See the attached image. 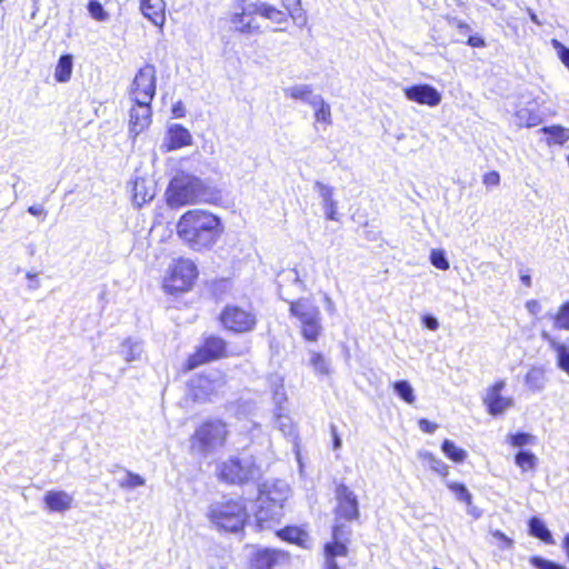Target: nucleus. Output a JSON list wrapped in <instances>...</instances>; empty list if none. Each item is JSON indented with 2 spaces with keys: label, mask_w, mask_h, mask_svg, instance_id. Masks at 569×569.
Wrapping results in <instances>:
<instances>
[{
  "label": "nucleus",
  "mask_w": 569,
  "mask_h": 569,
  "mask_svg": "<svg viewBox=\"0 0 569 569\" xmlns=\"http://www.w3.org/2000/svg\"><path fill=\"white\" fill-rule=\"evenodd\" d=\"M222 231L219 217L199 209L184 212L177 223L178 237L194 251L211 249Z\"/></svg>",
  "instance_id": "nucleus-1"
},
{
  "label": "nucleus",
  "mask_w": 569,
  "mask_h": 569,
  "mask_svg": "<svg viewBox=\"0 0 569 569\" xmlns=\"http://www.w3.org/2000/svg\"><path fill=\"white\" fill-rule=\"evenodd\" d=\"M136 106L129 112V136L133 140L151 123V102L143 101L140 97L133 100Z\"/></svg>",
  "instance_id": "nucleus-11"
},
{
  "label": "nucleus",
  "mask_w": 569,
  "mask_h": 569,
  "mask_svg": "<svg viewBox=\"0 0 569 569\" xmlns=\"http://www.w3.org/2000/svg\"><path fill=\"white\" fill-rule=\"evenodd\" d=\"M430 261L433 267L440 270H448L450 264L446 257V252L441 249H433L430 253Z\"/></svg>",
  "instance_id": "nucleus-46"
},
{
  "label": "nucleus",
  "mask_w": 569,
  "mask_h": 569,
  "mask_svg": "<svg viewBox=\"0 0 569 569\" xmlns=\"http://www.w3.org/2000/svg\"><path fill=\"white\" fill-rule=\"evenodd\" d=\"M500 182V176L496 171H491L483 177V183L487 186H497Z\"/></svg>",
  "instance_id": "nucleus-55"
},
{
  "label": "nucleus",
  "mask_w": 569,
  "mask_h": 569,
  "mask_svg": "<svg viewBox=\"0 0 569 569\" xmlns=\"http://www.w3.org/2000/svg\"><path fill=\"white\" fill-rule=\"evenodd\" d=\"M441 450L447 458L455 462H462L467 458V451L455 445L453 441L446 439L441 445Z\"/></svg>",
  "instance_id": "nucleus-34"
},
{
  "label": "nucleus",
  "mask_w": 569,
  "mask_h": 569,
  "mask_svg": "<svg viewBox=\"0 0 569 569\" xmlns=\"http://www.w3.org/2000/svg\"><path fill=\"white\" fill-rule=\"evenodd\" d=\"M327 558L335 559L338 556H347L348 548L346 542L336 541L327 543L325 547Z\"/></svg>",
  "instance_id": "nucleus-44"
},
{
  "label": "nucleus",
  "mask_w": 569,
  "mask_h": 569,
  "mask_svg": "<svg viewBox=\"0 0 569 569\" xmlns=\"http://www.w3.org/2000/svg\"><path fill=\"white\" fill-rule=\"evenodd\" d=\"M87 9L90 16L97 21L104 22L110 18L109 13L103 9L101 2L98 0H90Z\"/></svg>",
  "instance_id": "nucleus-42"
},
{
  "label": "nucleus",
  "mask_w": 569,
  "mask_h": 569,
  "mask_svg": "<svg viewBox=\"0 0 569 569\" xmlns=\"http://www.w3.org/2000/svg\"><path fill=\"white\" fill-rule=\"evenodd\" d=\"M223 327L233 332H249L256 327V316L250 311L238 306L228 305L220 315Z\"/></svg>",
  "instance_id": "nucleus-8"
},
{
  "label": "nucleus",
  "mask_w": 569,
  "mask_h": 569,
  "mask_svg": "<svg viewBox=\"0 0 569 569\" xmlns=\"http://www.w3.org/2000/svg\"><path fill=\"white\" fill-rule=\"evenodd\" d=\"M529 533L546 543H553L552 535L546 523L538 517L529 520Z\"/></svg>",
  "instance_id": "nucleus-27"
},
{
  "label": "nucleus",
  "mask_w": 569,
  "mask_h": 569,
  "mask_svg": "<svg viewBox=\"0 0 569 569\" xmlns=\"http://www.w3.org/2000/svg\"><path fill=\"white\" fill-rule=\"evenodd\" d=\"M73 68V57L71 54H62L57 63L54 78L58 82H68L71 78Z\"/></svg>",
  "instance_id": "nucleus-25"
},
{
  "label": "nucleus",
  "mask_w": 569,
  "mask_h": 569,
  "mask_svg": "<svg viewBox=\"0 0 569 569\" xmlns=\"http://www.w3.org/2000/svg\"><path fill=\"white\" fill-rule=\"evenodd\" d=\"M541 338L548 342L550 348L556 352L557 367L569 376V342L563 343L557 341L546 330L541 331Z\"/></svg>",
  "instance_id": "nucleus-18"
},
{
  "label": "nucleus",
  "mask_w": 569,
  "mask_h": 569,
  "mask_svg": "<svg viewBox=\"0 0 569 569\" xmlns=\"http://www.w3.org/2000/svg\"><path fill=\"white\" fill-rule=\"evenodd\" d=\"M515 459H516V463L523 471L533 470L536 468L537 457L532 452H530L528 450H520L516 455Z\"/></svg>",
  "instance_id": "nucleus-40"
},
{
  "label": "nucleus",
  "mask_w": 569,
  "mask_h": 569,
  "mask_svg": "<svg viewBox=\"0 0 569 569\" xmlns=\"http://www.w3.org/2000/svg\"><path fill=\"white\" fill-rule=\"evenodd\" d=\"M256 9L253 3H250L242 8V11L239 13H234L231 17V23L234 26V29L243 34H259L261 33L260 26L256 20Z\"/></svg>",
  "instance_id": "nucleus-14"
},
{
  "label": "nucleus",
  "mask_w": 569,
  "mask_h": 569,
  "mask_svg": "<svg viewBox=\"0 0 569 569\" xmlns=\"http://www.w3.org/2000/svg\"><path fill=\"white\" fill-rule=\"evenodd\" d=\"M326 569H339V566L335 559L327 558Z\"/></svg>",
  "instance_id": "nucleus-63"
},
{
  "label": "nucleus",
  "mask_w": 569,
  "mask_h": 569,
  "mask_svg": "<svg viewBox=\"0 0 569 569\" xmlns=\"http://www.w3.org/2000/svg\"><path fill=\"white\" fill-rule=\"evenodd\" d=\"M197 267L192 261L180 260L173 269L172 279L174 282L181 281V283L174 286V288L180 290L189 288L197 278Z\"/></svg>",
  "instance_id": "nucleus-16"
},
{
  "label": "nucleus",
  "mask_w": 569,
  "mask_h": 569,
  "mask_svg": "<svg viewBox=\"0 0 569 569\" xmlns=\"http://www.w3.org/2000/svg\"><path fill=\"white\" fill-rule=\"evenodd\" d=\"M253 6L257 14L270 19L276 23H281L287 19L286 12L278 10L276 7L271 4H268L266 2H254Z\"/></svg>",
  "instance_id": "nucleus-28"
},
{
  "label": "nucleus",
  "mask_w": 569,
  "mask_h": 569,
  "mask_svg": "<svg viewBox=\"0 0 569 569\" xmlns=\"http://www.w3.org/2000/svg\"><path fill=\"white\" fill-rule=\"evenodd\" d=\"M220 480L230 485L253 482L260 477V468L252 455L240 453L217 465Z\"/></svg>",
  "instance_id": "nucleus-4"
},
{
  "label": "nucleus",
  "mask_w": 569,
  "mask_h": 569,
  "mask_svg": "<svg viewBox=\"0 0 569 569\" xmlns=\"http://www.w3.org/2000/svg\"><path fill=\"white\" fill-rule=\"evenodd\" d=\"M543 318L552 320L555 329L569 330V301L563 303L556 315L549 311Z\"/></svg>",
  "instance_id": "nucleus-29"
},
{
  "label": "nucleus",
  "mask_w": 569,
  "mask_h": 569,
  "mask_svg": "<svg viewBox=\"0 0 569 569\" xmlns=\"http://www.w3.org/2000/svg\"><path fill=\"white\" fill-rule=\"evenodd\" d=\"M302 336L308 341H317L321 335L322 327L320 320H311L301 323Z\"/></svg>",
  "instance_id": "nucleus-38"
},
{
  "label": "nucleus",
  "mask_w": 569,
  "mask_h": 569,
  "mask_svg": "<svg viewBox=\"0 0 569 569\" xmlns=\"http://www.w3.org/2000/svg\"><path fill=\"white\" fill-rule=\"evenodd\" d=\"M447 487L453 492L459 501L467 503L468 507H471L472 496L463 483L448 482Z\"/></svg>",
  "instance_id": "nucleus-41"
},
{
  "label": "nucleus",
  "mask_w": 569,
  "mask_h": 569,
  "mask_svg": "<svg viewBox=\"0 0 569 569\" xmlns=\"http://www.w3.org/2000/svg\"><path fill=\"white\" fill-rule=\"evenodd\" d=\"M418 423H419L420 430L426 433H433L436 431V429L438 428V426L436 423L429 421L428 419H420Z\"/></svg>",
  "instance_id": "nucleus-54"
},
{
  "label": "nucleus",
  "mask_w": 569,
  "mask_h": 569,
  "mask_svg": "<svg viewBox=\"0 0 569 569\" xmlns=\"http://www.w3.org/2000/svg\"><path fill=\"white\" fill-rule=\"evenodd\" d=\"M313 189L318 192L319 197L322 200V207L327 219L332 221L338 220V202L333 198V188L321 181H316L313 184Z\"/></svg>",
  "instance_id": "nucleus-19"
},
{
  "label": "nucleus",
  "mask_w": 569,
  "mask_h": 569,
  "mask_svg": "<svg viewBox=\"0 0 569 569\" xmlns=\"http://www.w3.org/2000/svg\"><path fill=\"white\" fill-rule=\"evenodd\" d=\"M284 94L296 99L301 100L309 106H311V102L318 100L321 96L320 94H313L312 89L309 84H297L289 87L284 89Z\"/></svg>",
  "instance_id": "nucleus-24"
},
{
  "label": "nucleus",
  "mask_w": 569,
  "mask_h": 569,
  "mask_svg": "<svg viewBox=\"0 0 569 569\" xmlns=\"http://www.w3.org/2000/svg\"><path fill=\"white\" fill-rule=\"evenodd\" d=\"M446 20L449 26L457 28L462 36H467L471 31L470 26L457 17L447 16Z\"/></svg>",
  "instance_id": "nucleus-52"
},
{
  "label": "nucleus",
  "mask_w": 569,
  "mask_h": 569,
  "mask_svg": "<svg viewBox=\"0 0 569 569\" xmlns=\"http://www.w3.org/2000/svg\"><path fill=\"white\" fill-rule=\"evenodd\" d=\"M117 468L119 469V476L116 477V481L120 488L132 490L146 485L144 478L141 477L140 475L123 469L121 467Z\"/></svg>",
  "instance_id": "nucleus-23"
},
{
  "label": "nucleus",
  "mask_w": 569,
  "mask_h": 569,
  "mask_svg": "<svg viewBox=\"0 0 569 569\" xmlns=\"http://www.w3.org/2000/svg\"><path fill=\"white\" fill-rule=\"evenodd\" d=\"M535 437L526 432H517L508 436L509 443L513 447H525L533 441Z\"/></svg>",
  "instance_id": "nucleus-47"
},
{
  "label": "nucleus",
  "mask_w": 569,
  "mask_h": 569,
  "mask_svg": "<svg viewBox=\"0 0 569 569\" xmlns=\"http://www.w3.org/2000/svg\"><path fill=\"white\" fill-rule=\"evenodd\" d=\"M27 278L30 280L29 288L34 290L40 287V281L36 273L28 272Z\"/></svg>",
  "instance_id": "nucleus-60"
},
{
  "label": "nucleus",
  "mask_w": 569,
  "mask_h": 569,
  "mask_svg": "<svg viewBox=\"0 0 569 569\" xmlns=\"http://www.w3.org/2000/svg\"><path fill=\"white\" fill-rule=\"evenodd\" d=\"M208 517L218 529L237 532L243 528L248 513L241 501L229 500L212 503L209 507Z\"/></svg>",
  "instance_id": "nucleus-5"
},
{
  "label": "nucleus",
  "mask_w": 569,
  "mask_h": 569,
  "mask_svg": "<svg viewBox=\"0 0 569 569\" xmlns=\"http://www.w3.org/2000/svg\"><path fill=\"white\" fill-rule=\"evenodd\" d=\"M156 68L153 64H146L137 72L130 89L131 100L140 97L143 101L151 102L156 94Z\"/></svg>",
  "instance_id": "nucleus-9"
},
{
  "label": "nucleus",
  "mask_w": 569,
  "mask_h": 569,
  "mask_svg": "<svg viewBox=\"0 0 569 569\" xmlns=\"http://www.w3.org/2000/svg\"><path fill=\"white\" fill-rule=\"evenodd\" d=\"M274 425L284 435L292 436L295 433V427L289 416L284 413L283 408L274 409Z\"/></svg>",
  "instance_id": "nucleus-33"
},
{
  "label": "nucleus",
  "mask_w": 569,
  "mask_h": 569,
  "mask_svg": "<svg viewBox=\"0 0 569 569\" xmlns=\"http://www.w3.org/2000/svg\"><path fill=\"white\" fill-rule=\"evenodd\" d=\"M227 343L216 336L207 337L202 345L188 358L184 368L193 370L197 367L226 357Z\"/></svg>",
  "instance_id": "nucleus-7"
},
{
  "label": "nucleus",
  "mask_w": 569,
  "mask_h": 569,
  "mask_svg": "<svg viewBox=\"0 0 569 569\" xmlns=\"http://www.w3.org/2000/svg\"><path fill=\"white\" fill-rule=\"evenodd\" d=\"M337 500L336 521L345 519L347 521L357 520L360 516L359 501L357 495L345 483H339L335 490Z\"/></svg>",
  "instance_id": "nucleus-10"
},
{
  "label": "nucleus",
  "mask_w": 569,
  "mask_h": 569,
  "mask_svg": "<svg viewBox=\"0 0 569 569\" xmlns=\"http://www.w3.org/2000/svg\"><path fill=\"white\" fill-rule=\"evenodd\" d=\"M43 501L50 511L64 512L71 508L73 497L62 490H50L46 492Z\"/></svg>",
  "instance_id": "nucleus-20"
},
{
  "label": "nucleus",
  "mask_w": 569,
  "mask_h": 569,
  "mask_svg": "<svg viewBox=\"0 0 569 569\" xmlns=\"http://www.w3.org/2000/svg\"><path fill=\"white\" fill-rule=\"evenodd\" d=\"M421 320H422V325H423L427 329H429V330L435 331V330H437V329L439 328V321H438V319H437L435 316H432V315H425V316L422 317V319H421Z\"/></svg>",
  "instance_id": "nucleus-53"
},
{
  "label": "nucleus",
  "mask_w": 569,
  "mask_h": 569,
  "mask_svg": "<svg viewBox=\"0 0 569 569\" xmlns=\"http://www.w3.org/2000/svg\"><path fill=\"white\" fill-rule=\"evenodd\" d=\"M526 308L531 315H537L541 309L540 303L537 300L527 301Z\"/></svg>",
  "instance_id": "nucleus-59"
},
{
  "label": "nucleus",
  "mask_w": 569,
  "mask_h": 569,
  "mask_svg": "<svg viewBox=\"0 0 569 569\" xmlns=\"http://www.w3.org/2000/svg\"><path fill=\"white\" fill-rule=\"evenodd\" d=\"M153 197V189H147L144 179L139 178L134 181L133 202L136 203V206L141 207L143 203L151 201Z\"/></svg>",
  "instance_id": "nucleus-30"
},
{
  "label": "nucleus",
  "mask_w": 569,
  "mask_h": 569,
  "mask_svg": "<svg viewBox=\"0 0 569 569\" xmlns=\"http://www.w3.org/2000/svg\"><path fill=\"white\" fill-rule=\"evenodd\" d=\"M290 313L298 318L301 323L311 320H320L319 308L306 298L291 301Z\"/></svg>",
  "instance_id": "nucleus-17"
},
{
  "label": "nucleus",
  "mask_w": 569,
  "mask_h": 569,
  "mask_svg": "<svg viewBox=\"0 0 569 569\" xmlns=\"http://www.w3.org/2000/svg\"><path fill=\"white\" fill-rule=\"evenodd\" d=\"M530 562L537 569H566L563 566L541 557H532Z\"/></svg>",
  "instance_id": "nucleus-50"
},
{
  "label": "nucleus",
  "mask_w": 569,
  "mask_h": 569,
  "mask_svg": "<svg viewBox=\"0 0 569 569\" xmlns=\"http://www.w3.org/2000/svg\"><path fill=\"white\" fill-rule=\"evenodd\" d=\"M227 427L220 420H210L201 425L191 438V447L200 452H210L223 445Z\"/></svg>",
  "instance_id": "nucleus-6"
},
{
  "label": "nucleus",
  "mask_w": 569,
  "mask_h": 569,
  "mask_svg": "<svg viewBox=\"0 0 569 569\" xmlns=\"http://www.w3.org/2000/svg\"><path fill=\"white\" fill-rule=\"evenodd\" d=\"M466 43L472 48H483L486 46L485 39L480 36H468Z\"/></svg>",
  "instance_id": "nucleus-56"
},
{
  "label": "nucleus",
  "mask_w": 569,
  "mask_h": 569,
  "mask_svg": "<svg viewBox=\"0 0 569 569\" xmlns=\"http://www.w3.org/2000/svg\"><path fill=\"white\" fill-rule=\"evenodd\" d=\"M552 47L557 50V53L562 63L569 69V48L563 46L559 40L552 39Z\"/></svg>",
  "instance_id": "nucleus-51"
},
{
  "label": "nucleus",
  "mask_w": 569,
  "mask_h": 569,
  "mask_svg": "<svg viewBox=\"0 0 569 569\" xmlns=\"http://www.w3.org/2000/svg\"><path fill=\"white\" fill-rule=\"evenodd\" d=\"M331 436H332L333 449L335 450L340 449L342 446V441H341L340 437L338 436L336 426H333V425H331Z\"/></svg>",
  "instance_id": "nucleus-58"
},
{
  "label": "nucleus",
  "mask_w": 569,
  "mask_h": 569,
  "mask_svg": "<svg viewBox=\"0 0 569 569\" xmlns=\"http://www.w3.org/2000/svg\"><path fill=\"white\" fill-rule=\"evenodd\" d=\"M547 136L548 144H563L569 140V129L561 126H549L541 128Z\"/></svg>",
  "instance_id": "nucleus-26"
},
{
  "label": "nucleus",
  "mask_w": 569,
  "mask_h": 569,
  "mask_svg": "<svg viewBox=\"0 0 569 569\" xmlns=\"http://www.w3.org/2000/svg\"><path fill=\"white\" fill-rule=\"evenodd\" d=\"M214 191L200 178L179 173L176 174L167 189V201L170 207H180L196 202H210Z\"/></svg>",
  "instance_id": "nucleus-3"
},
{
  "label": "nucleus",
  "mask_w": 569,
  "mask_h": 569,
  "mask_svg": "<svg viewBox=\"0 0 569 569\" xmlns=\"http://www.w3.org/2000/svg\"><path fill=\"white\" fill-rule=\"evenodd\" d=\"M140 10L144 18L154 26L161 27L164 23V2L163 0H141Z\"/></svg>",
  "instance_id": "nucleus-21"
},
{
  "label": "nucleus",
  "mask_w": 569,
  "mask_h": 569,
  "mask_svg": "<svg viewBox=\"0 0 569 569\" xmlns=\"http://www.w3.org/2000/svg\"><path fill=\"white\" fill-rule=\"evenodd\" d=\"M28 212L34 217L47 216V211L42 206L33 204L28 208Z\"/></svg>",
  "instance_id": "nucleus-57"
},
{
  "label": "nucleus",
  "mask_w": 569,
  "mask_h": 569,
  "mask_svg": "<svg viewBox=\"0 0 569 569\" xmlns=\"http://www.w3.org/2000/svg\"><path fill=\"white\" fill-rule=\"evenodd\" d=\"M172 113L176 118H182L184 116V108L181 102L173 106Z\"/></svg>",
  "instance_id": "nucleus-62"
},
{
  "label": "nucleus",
  "mask_w": 569,
  "mask_h": 569,
  "mask_svg": "<svg viewBox=\"0 0 569 569\" xmlns=\"http://www.w3.org/2000/svg\"><path fill=\"white\" fill-rule=\"evenodd\" d=\"M525 383L532 391H541L546 383L545 371L541 368H531L526 375Z\"/></svg>",
  "instance_id": "nucleus-31"
},
{
  "label": "nucleus",
  "mask_w": 569,
  "mask_h": 569,
  "mask_svg": "<svg viewBox=\"0 0 569 569\" xmlns=\"http://www.w3.org/2000/svg\"><path fill=\"white\" fill-rule=\"evenodd\" d=\"M310 356V366L313 368V370L320 375H328L329 363L325 357L321 353L315 351H311Z\"/></svg>",
  "instance_id": "nucleus-43"
},
{
  "label": "nucleus",
  "mask_w": 569,
  "mask_h": 569,
  "mask_svg": "<svg viewBox=\"0 0 569 569\" xmlns=\"http://www.w3.org/2000/svg\"><path fill=\"white\" fill-rule=\"evenodd\" d=\"M303 532L296 527H287L279 531V537L286 541L300 543Z\"/></svg>",
  "instance_id": "nucleus-48"
},
{
  "label": "nucleus",
  "mask_w": 569,
  "mask_h": 569,
  "mask_svg": "<svg viewBox=\"0 0 569 569\" xmlns=\"http://www.w3.org/2000/svg\"><path fill=\"white\" fill-rule=\"evenodd\" d=\"M393 390L407 403H413L416 400L413 388L407 380L396 381L393 383Z\"/></svg>",
  "instance_id": "nucleus-37"
},
{
  "label": "nucleus",
  "mask_w": 569,
  "mask_h": 569,
  "mask_svg": "<svg viewBox=\"0 0 569 569\" xmlns=\"http://www.w3.org/2000/svg\"><path fill=\"white\" fill-rule=\"evenodd\" d=\"M350 528L343 523H338L333 526L332 529V538L336 541H343L347 542L350 536Z\"/></svg>",
  "instance_id": "nucleus-49"
},
{
  "label": "nucleus",
  "mask_w": 569,
  "mask_h": 569,
  "mask_svg": "<svg viewBox=\"0 0 569 569\" xmlns=\"http://www.w3.org/2000/svg\"><path fill=\"white\" fill-rule=\"evenodd\" d=\"M168 137L170 140L168 150L180 149L182 147L190 146L192 142V137L189 130L178 123H174L169 127Z\"/></svg>",
  "instance_id": "nucleus-22"
},
{
  "label": "nucleus",
  "mask_w": 569,
  "mask_h": 569,
  "mask_svg": "<svg viewBox=\"0 0 569 569\" xmlns=\"http://www.w3.org/2000/svg\"><path fill=\"white\" fill-rule=\"evenodd\" d=\"M520 279L525 286L529 287L531 284V278L529 274H523Z\"/></svg>",
  "instance_id": "nucleus-64"
},
{
  "label": "nucleus",
  "mask_w": 569,
  "mask_h": 569,
  "mask_svg": "<svg viewBox=\"0 0 569 569\" xmlns=\"http://www.w3.org/2000/svg\"><path fill=\"white\" fill-rule=\"evenodd\" d=\"M311 107L315 108V117L319 122L331 123V110L330 106L320 97L318 100L311 102Z\"/></svg>",
  "instance_id": "nucleus-36"
},
{
  "label": "nucleus",
  "mask_w": 569,
  "mask_h": 569,
  "mask_svg": "<svg viewBox=\"0 0 569 569\" xmlns=\"http://www.w3.org/2000/svg\"><path fill=\"white\" fill-rule=\"evenodd\" d=\"M272 400L276 405V409L282 408V403L287 401V393L284 390L283 381L280 378H276L271 381Z\"/></svg>",
  "instance_id": "nucleus-39"
},
{
  "label": "nucleus",
  "mask_w": 569,
  "mask_h": 569,
  "mask_svg": "<svg viewBox=\"0 0 569 569\" xmlns=\"http://www.w3.org/2000/svg\"><path fill=\"white\" fill-rule=\"evenodd\" d=\"M288 278H289L290 280H292V282L300 284V286L302 287V289H305V284H303V282L300 280L299 273H298V271H297L296 269H293V270L289 271V273H288Z\"/></svg>",
  "instance_id": "nucleus-61"
},
{
  "label": "nucleus",
  "mask_w": 569,
  "mask_h": 569,
  "mask_svg": "<svg viewBox=\"0 0 569 569\" xmlns=\"http://www.w3.org/2000/svg\"><path fill=\"white\" fill-rule=\"evenodd\" d=\"M143 352V347L140 341H133L132 339H127L121 345V355L123 356L127 362H131L140 359Z\"/></svg>",
  "instance_id": "nucleus-32"
},
{
  "label": "nucleus",
  "mask_w": 569,
  "mask_h": 569,
  "mask_svg": "<svg viewBox=\"0 0 569 569\" xmlns=\"http://www.w3.org/2000/svg\"><path fill=\"white\" fill-rule=\"evenodd\" d=\"M503 388L505 381L500 380L488 390L486 397L483 398L487 410L491 416L501 415L512 406V399L501 396Z\"/></svg>",
  "instance_id": "nucleus-15"
},
{
  "label": "nucleus",
  "mask_w": 569,
  "mask_h": 569,
  "mask_svg": "<svg viewBox=\"0 0 569 569\" xmlns=\"http://www.w3.org/2000/svg\"><path fill=\"white\" fill-rule=\"evenodd\" d=\"M287 553L271 548H256L249 558L250 569H272Z\"/></svg>",
  "instance_id": "nucleus-13"
},
{
  "label": "nucleus",
  "mask_w": 569,
  "mask_h": 569,
  "mask_svg": "<svg viewBox=\"0 0 569 569\" xmlns=\"http://www.w3.org/2000/svg\"><path fill=\"white\" fill-rule=\"evenodd\" d=\"M516 117L521 126L536 127L541 122L540 114L530 108H521L516 112Z\"/></svg>",
  "instance_id": "nucleus-35"
},
{
  "label": "nucleus",
  "mask_w": 569,
  "mask_h": 569,
  "mask_svg": "<svg viewBox=\"0 0 569 569\" xmlns=\"http://www.w3.org/2000/svg\"><path fill=\"white\" fill-rule=\"evenodd\" d=\"M423 457L430 469L442 476L448 475V466L441 459L430 452H426Z\"/></svg>",
  "instance_id": "nucleus-45"
},
{
  "label": "nucleus",
  "mask_w": 569,
  "mask_h": 569,
  "mask_svg": "<svg viewBox=\"0 0 569 569\" xmlns=\"http://www.w3.org/2000/svg\"><path fill=\"white\" fill-rule=\"evenodd\" d=\"M290 488L281 480L264 482L259 487L257 499V510L254 513L258 527L270 529L274 523H279L283 516V506L289 497Z\"/></svg>",
  "instance_id": "nucleus-2"
},
{
  "label": "nucleus",
  "mask_w": 569,
  "mask_h": 569,
  "mask_svg": "<svg viewBox=\"0 0 569 569\" xmlns=\"http://www.w3.org/2000/svg\"><path fill=\"white\" fill-rule=\"evenodd\" d=\"M403 93L408 100L429 107H436L441 102V93L427 83L406 87Z\"/></svg>",
  "instance_id": "nucleus-12"
}]
</instances>
